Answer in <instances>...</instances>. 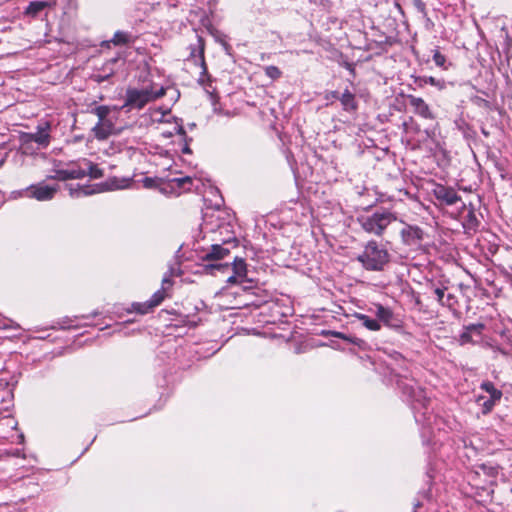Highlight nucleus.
Masks as SVG:
<instances>
[{
  "instance_id": "obj_16",
  "label": "nucleus",
  "mask_w": 512,
  "mask_h": 512,
  "mask_svg": "<svg viewBox=\"0 0 512 512\" xmlns=\"http://www.w3.org/2000/svg\"><path fill=\"white\" fill-rule=\"evenodd\" d=\"M29 190L31 192V197L37 199L38 201H48L54 197L58 190V186H49L43 183H39L37 185H31Z\"/></svg>"
},
{
  "instance_id": "obj_22",
  "label": "nucleus",
  "mask_w": 512,
  "mask_h": 512,
  "mask_svg": "<svg viewBox=\"0 0 512 512\" xmlns=\"http://www.w3.org/2000/svg\"><path fill=\"white\" fill-rule=\"evenodd\" d=\"M342 108L347 112H355L358 109V103L354 93L346 89L339 97Z\"/></svg>"
},
{
  "instance_id": "obj_3",
  "label": "nucleus",
  "mask_w": 512,
  "mask_h": 512,
  "mask_svg": "<svg viewBox=\"0 0 512 512\" xmlns=\"http://www.w3.org/2000/svg\"><path fill=\"white\" fill-rule=\"evenodd\" d=\"M165 93L166 89L162 85L155 83H149L140 88L129 87L126 90L124 104L121 109L127 112L131 110H141L147 104L164 96Z\"/></svg>"
},
{
  "instance_id": "obj_15",
  "label": "nucleus",
  "mask_w": 512,
  "mask_h": 512,
  "mask_svg": "<svg viewBox=\"0 0 512 512\" xmlns=\"http://www.w3.org/2000/svg\"><path fill=\"white\" fill-rule=\"evenodd\" d=\"M406 98L409 101L410 106L413 108L415 114L419 115L424 119L434 118V115L429 105L425 102L423 98L411 94L407 95Z\"/></svg>"
},
{
  "instance_id": "obj_41",
  "label": "nucleus",
  "mask_w": 512,
  "mask_h": 512,
  "mask_svg": "<svg viewBox=\"0 0 512 512\" xmlns=\"http://www.w3.org/2000/svg\"><path fill=\"white\" fill-rule=\"evenodd\" d=\"M339 97H340V95L337 91H329L324 96L325 100L331 101V102L336 99L339 100Z\"/></svg>"
},
{
  "instance_id": "obj_29",
  "label": "nucleus",
  "mask_w": 512,
  "mask_h": 512,
  "mask_svg": "<svg viewBox=\"0 0 512 512\" xmlns=\"http://www.w3.org/2000/svg\"><path fill=\"white\" fill-rule=\"evenodd\" d=\"M132 183L130 178H111L107 181L108 189L110 190H118L128 188Z\"/></svg>"
},
{
  "instance_id": "obj_17",
  "label": "nucleus",
  "mask_w": 512,
  "mask_h": 512,
  "mask_svg": "<svg viewBox=\"0 0 512 512\" xmlns=\"http://www.w3.org/2000/svg\"><path fill=\"white\" fill-rule=\"evenodd\" d=\"M114 128L115 127L112 121H102L97 122L91 129V132L97 140L103 141L108 139L113 134Z\"/></svg>"
},
{
  "instance_id": "obj_39",
  "label": "nucleus",
  "mask_w": 512,
  "mask_h": 512,
  "mask_svg": "<svg viewBox=\"0 0 512 512\" xmlns=\"http://www.w3.org/2000/svg\"><path fill=\"white\" fill-rule=\"evenodd\" d=\"M457 303L458 301L453 294H447L446 299L444 298V303H442V306L453 309Z\"/></svg>"
},
{
  "instance_id": "obj_9",
  "label": "nucleus",
  "mask_w": 512,
  "mask_h": 512,
  "mask_svg": "<svg viewBox=\"0 0 512 512\" xmlns=\"http://www.w3.org/2000/svg\"><path fill=\"white\" fill-rule=\"evenodd\" d=\"M51 130V122L41 120L36 126V131L24 133L21 136V140L24 144L36 143L39 148H47L51 142Z\"/></svg>"
},
{
  "instance_id": "obj_14",
  "label": "nucleus",
  "mask_w": 512,
  "mask_h": 512,
  "mask_svg": "<svg viewBox=\"0 0 512 512\" xmlns=\"http://www.w3.org/2000/svg\"><path fill=\"white\" fill-rule=\"evenodd\" d=\"M433 194L439 202L448 206L454 205L461 200V197L457 194L454 188L441 184L436 185L433 189Z\"/></svg>"
},
{
  "instance_id": "obj_5",
  "label": "nucleus",
  "mask_w": 512,
  "mask_h": 512,
  "mask_svg": "<svg viewBox=\"0 0 512 512\" xmlns=\"http://www.w3.org/2000/svg\"><path fill=\"white\" fill-rule=\"evenodd\" d=\"M396 220V214L387 209L377 210L371 215L358 217L361 228L377 237H382L387 227Z\"/></svg>"
},
{
  "instance_id": "obj_25",
  "label": "nucleus",
  "mask_w": 512,
  "mask_h": 512,
  "mask_svg": "<svg viewBox=\"0 0 512 512\" xmlns=\"http://www.w3.org/2000/svg\"><path fill=\"white\" fill-rule=\"evenodd\" d=\"M75 175L73 172H69L67 167H58L56 166L52 170V174L48 176V179L52 180H58V181H65L69 179H74Z\"/></svg>"
},
{
  "instance_id": "obj_27",
  "label": "nucleus",
  "mask_w": 512,
  "mask_h": 512,
  "mask_svg": "<svg viewBox=\"0 0 512 512\" xmlns=\"http://www.w3.org/2000/svg\"><path fill=\"white\" fill-rule=\"evenodd\" d=\"M480 222L475 214L474 209L471 207L464 218L463 227L466 231H476Z\"/></svg>"
},
{
  "instance_id": "obj_24",
  "label": "nucleus",
  "mask_w": 512,
  "mask_h": 512,
  "mask_svg": "<svg viewBox=\"0 0 512 512\" xmlns=\"http://www.w3.org/2000/svg\"><path fill=\"white\" fill-rule=\"evenodd\" d=\"M99 191L100 190H96V189L92 188L89 185H85V186L69 185V194L73 198H78V197H81V196L92 195V194H94L96 192H99Z\"/></svg>"
},
{
  "instance_id": "obj_45",
  "label": "nucleus",
  "mask_w": 512,
  "mask_h": 512,
  "mask_svg": "<svg viewBox=\"0 0 512 512\" xmlns=\"http://www.w3.org/2000/svg\"><path fill=\"white\" fill-rule=\"evenodd\" d=\"M510 492L512 493V488H511Z\"/></svg>"
},
{
  "instance_id": "obj_37",
  "label": "nucleus",
  "mask_w": 512,
  "mask_h": 512,
  "mask_svg": "<svg viewBox=\"0 0 512 512\" xmlns=\"http://www.w3.org/2000/svg\"><path fill=\"white\" fill-rule=\"evenodd\" d=\"M265 73L272 80L278 79L281 76V74H282L280 69L278 67H276V66H267L265 68Z\"/></svg>"
},
{
  "instance_id": "obj_30",
  "label": "nucleus",
  "mask_w": 512,
  "mask_h": 512,
  "mask_svg": "<svg viewBox=\"0 0 512 512\" xmlns=\"http://www.w3.org/2000/svg\"><path fill=\"white\" fill-rule=\"evenodd\" d=\"M499 401L500 400H494L492 397L486 398L484 396H479L477 398V403L481 406V410L484 415L489 414Z\"/></svg>"
},
{
  "instance_id": "obj_12",
  "label": "nucleus",
  "mask_w": 512,
  "mask_h": 512,
  "mask_svg": "<svg viewBox=\"0 0 512 512\" xmlns=\"http://www.w3.org/2000/svg\"><path fill=\"white\" fill-rule=\"evenodd\" d=\"M400 236L405 245L417 246L424 240L425 232L417 225L406 224L400 231Z\"/></svg>"
},
{
  "instance_id": "obj_32",
  "label": "nucleus",
  "mask_w": 512,
  "mask_h": 512,
  "mask_svg": "<svg viewBox=\"0 0 512 512\" xmlns=\"http://www.w3.org/2000/svg\"><path fill=\"white\" fill-rule=\"evenodd\" d=\"M66 167L69 172H73V174L75 175L74 179H81L86 176V169L82 164V160H80L79 162H70L66 164Z\"/></svg>"
},
{
  "instance_id": "obj_33",
  "label": "nucleus",
  "mask_w": 512,
  "mask_h": 512,
  "mask_svg": "<svg viewBox=\"0 0 512 512\" xmlns=\"http://www.w3.org/2000/svg\"><path fill=\"white\" fill-rule=\"evenodd\" d=\"M480 388L487 392L494 400H501L503 393L501 390L497 389L492 382L483 381L480 384Z\"/></svg>"
},
{
  "instance_id": "obj_38",
  "label": "nucleus",
  "mask_w": 512,
  "mask_h": 512,
  "mask_svg": "<svg viewBox=\"0 0 512 512\" xmlns=\"http://www.w3.org/2000/svg\"><path fill=\"white\" fill-rule=\"evenodd\" d=\"M447 290V288L445 286H442V287H435L433 289V293L434 295L436 296V299L437 301L442 305V303H444V298H445V291Z\"/></svg>"
},
{
  "instance_id": "obj_35",
  "label": "nucleus",
  "mask_w": 512,
  "mask_h": 512,
  "mask_svg": "<svg viewBox=\"0 0 512 512\" xmlns=\"http://www.w3.org/2000/svg\"><path fill=\"white\" fill-rule=\"evenodd\" d=\"M472 475L473 469L467 473V480L469 484H471L476 489L485 490L487 488V485H484V479L481 477V475H477L474 479H472Z\"/></svg>"
},
{
  "instance_id": "obj_11",
  "label": "nucleus",
  "mask_w": 512,
  "mask_h": 512,
  "mask_svg": "<svg viewBox=\"0 0 512 512\" xmlns=\"http://www.w3.org/2000/svg\"><path fill=\"white\" fill-rule=\"evenodd\" d=\"M499 468V465L490 462L477 464L473 467L472 479L477 475H481L484 479V485H487V487L494 486L497 483Z\"/></svg>"
},
{
  "instance_id": "obj_13",
  "label": "nucleus",
  "mask_w": 512,
  "mask_h": 512,
  "mask_svg": "<svg viewBox=\"0 0 512 512\" xmlns=\"http://www.w3.org/2000/svg\"><path fill=\"white\" fill-rule=\"evenodd\" d=\"M99 315L98 311H94L93 313L89 315H81V316H74V317H63L57 322V325L60 329H78L85 326L92 325L89 320L91 318H95Z\"/></svg>"
},
{
  "instance_id": "obj_44",
  "label": "nucleus",
  "mask_w": 512,
  "mask_h": 512,
  "mask_svg": "<svg viewBox=\"0 0 512 512\" xmlns=\"http://www.w3.org/2000/svg\"><path fill=\"white\" fill-rule=\"evenodd\" d=\"M265 306H266V304H265V305H262V306L257 305V308H265Z\"/></svg>"
},
{
  "instance_id": "obj_18",
  "label": "nucleus",
  "mask_w": 512,
  "mask_h": 512,
  "mask_svg": "<svg viewBox=\"0 0 512 512\" xmlns=\"http://www.w3.org/2000/svg\"><path fill=\"white\" fill-rule=\"evenodd\" d=\"M427 484L429 487L427 489H424L422 491H419L417 494V498L415 499L414 503V512H418L420 508L424 506L425 502H430L432 499V493H431V485L433 480V474L431 471H427Z\"/></svg>"
},
{
  "instance_id": "obj_31",
  "label": "nucleus",
  "mask_w": 512,
  "mask_h": 512,
  "mask_svg": "<svg viewBox=\"0 0 512 512\" xmlns=\"http://www.w3.org/2000/svg\"><path fill=\"white\" fill-rule=\"evenodd\" d=\"M111 111L112 107L107 105H99L91 109V113L97 116L98 118L97 122L111 121L110 119H108V115L111 113Z\"/></svg>"
},
{
  "instance_id": "obj_10",
  "label": "nucleus",
  "mask_w": 512,
  "mask_h": 512,
  "mask_svg": "<svg viewBox=\"0 0 512 512\" xmlns=\"http://www.w3.org/2000/svg\"><path fill=\"white\" fill-rule=\"evenodd\" d=\"M374 314L379 323H383V325L388 328L394 330H400L403 328L402 319L396 315L389 307L383 306L382 304H375Z\"/></svg>"
},
{
  "instance_id": "obj_23",
  "label": "nucleus",
  "mask_w": 512,
  "mask_h": 512,
  "mask_svg": "<svg viewBox=\"0 0 512 512\" xmlns=\"http://www.w3.org/2000/svg\"><path fill=\"white\" fill-rule=\"evenodd\" d=\"M193 185V178L190 176L177 177L170 180V186L178 189L179 192L189 191Z\"/></svg>"
},
{
  "instance_id": "obj_21",
  "label": "nucleus",
  "mask_w": 512,
  "mask_h": 512,
  "mask_svg": "<svg viewBox=\"0 0 512 512\" xmlns=\"http://www.w3.org/2000/svg\"><path fill=\"white\" fill-rule=\"evenodd\" d=\"M411 78L413 79L414 84L420 89L424 88L427 84H430L439 90H443L446 87L444 80L436 79L433 76H411Z\"/></svg>"
},
{
  "instance_id": "obj_42",
  "label": "nucleus",
  "mask_w": 512,
  "mask_h": 512,
  "mask_svg": "<svg viewBox=\"0 0 512 512\" xmlns=\"http://www.w3.org/2000/svg\"><path fill=\"white\" fill-rule=\"evenodd\" d=\"M174 132H175L176 134H179V135H182V136H185V135H186V132H185V130H184V128H183V126H182V125H180V124H176V125L174 126Z\"/></svg>"
},
{
  "instance_id": "obj_43",
  "label": "nucleus",
  "mask_w": 512,
  "mask_h": 512,
  "mask_svg": "<svg viewBox=\"0 0 512 512\" xmlns=\"http://www.w3.org/2000/svg\"><path fill=\"white\" fill-rule=\"evenodd\" d=\"M182 152L185 153V154H190L191 153V150H190V148H189L187 143H185V145L183 146Z\"/></svg>"
},
{
  "instance_id": "obj_19",
  "label": "nucleus",
  "mask_w": 512,
  "mask_h": 512,
  "mask_svg": "<svg viewBox=\"0 0 512 512\" xmlns=\"http://www.w3.org/2000/svg\"><path fill=\"white\" fill-rule=\"evenodd\" d=\"M56 6L55 0L47 1H31L24 11L26 16L36 17L45 8H54Z\"/></svg>"
},
{
  "instance_id": "obj_1",
  "label": "nucleus",
  "mask_w": 512,
  "mask_h": 512,
  "mask_svg": "<svg viewBox=\"0 0 512 512\" xmlns=\"http://www.w3.org/2000/svg\"><path fill=\"white\" fill-rule=\"evenodd\" d=\"M383 355L384 357H380V354H364L359 358L364 365L370 364L388 384L396 383L409 403L416 423L420 426L423 444L431 443L435 431L457 429L458 423L454 418L434 413L433 401L412 377V371L408 368L410 362L406 357L403 354Z\"/></svg>"
},
{
  "instance_id": "obj_4",
  "label": "nucleus",
  "mask_w": 512,
  "mask_h": 512,
  "mask_svg": "<svg viewBox=\"0 0 512 512\" xmlns=\"http://www.w3.org/2000/svg\"><path fill=\"white\" fill-rule=\"evenodd\" d=\"M357 261L368 271H382L390 262V254L377 241L370 240L363 252L357 256Z\"/></svg>"
},
{
  "instance_id": "obj_40",
  "label": "nucleus",
  "mask_w": 512,
  "mask_h": 512,
  "mask_svg": "<svg viewBox=\"0 0 512 512\" xmlns=\"http://www.w3.org/2000/svg\"><path fill=\"white\" fill-rule=\"evenodd\" d=\"M212 192H214L217 195V199L215 200L213 205H214L215 208L219 209L223 205V202H224L223 198L219 194V190L217 188H213Z\"/></svg>"
},
{
  "instance_id": "obj_36",
  "label": "nucleus",
  "mask_w": 512,
  "mask_h": 512,
  "mask_svg": "<svg viewBox=\"0 0 512 512\" xmlns=\"http://www.w3.org/2000/svg\"><path fill=\"white\" fill-rule=\"evenodd\" d=\"M433 61L435 62L436 66L442 68L443 70L448 69V66H446V56L443 55L438 48L433 50Z\"/></svg>"
},
{
  "instance_id": "obj_2",
  "label": "nucleus",
  "mask_w": 512,
  "mask_h": 512,
  "mask_svg": "<svg viewBox=\"0 0 512 512\" xmlns=\"http://www.w3.org/2000/svg\"><path fill=\"white\" fill-rule=\"evenodd\" d=\"M237 245L238 241L236 238H229L224 240L221 244H213L210 251L203 256L204 261L215 262L207 265L211 270H217L223 274H226L230 270L233 272V274L227 278V282L230 284L242 283L246 280L247 266L244 259L234 257L232 263H218L217 261L228 258L231 248H235Z\"/></svg>"
},
{
  "instance_id": "obj_28",
  "label": "nucleus",
  "mask_w": 512,
  "mask_h": 512,
  "mask_svg": "<svg viewBox=\"0 0 512 512\" xmlns=\"http://www.w3.org/2000/svg\"><path fill=\"white\" fill-rule=\"evenodd\" d=\"M82 164L86 169V176H89L92 179H99L103 177V171L96 164L92 163L88 159H82Z\"/></svg>"
},
{
  "instance_id": "obj_8",
  "label": "nucleus",
  "mask_w": 512,
  "mask_h": 512,
  "mask_svg": "<svg viewBox=\"0 0 512 512\" xmlns=\"http://www.w3.org/2000/svg\"><path fill=\"white\" fill-rule=\"evenodd\" d=\"M170 277L171 274H165L162 279L161 289L157 290L148 301L133 303L131 308L127 311L129 313L135 312L144 315L151 312L155 307L159 306L167 296L166 290L172 285Z\"/></svg>"
},
{
  "instance_id": "obj_7",
  "label": "nucleus",
  "mask_w": 512,
  "mask_h": 512,
  "mask_svg": "<svg viewBox=\"0 0 512 512\" xmlns=\"http://www.w3.org/2000/svg\"><path fill=\"white\" fill-rule=\"evenodd\" d=\"M485 324L475 323L464 326L459 334L458 342L461 346H471L479 349L491 347L489 338L484 335Z\"/></svg>"
},
{
  "instance_id": "obj_20",
  "label": "nucleus",
  "mask_w": 512,
  "mask_h": 512,
  "mask_svg": "<svg viewBox=\"0 0 512 512\" xmlns=\"http://www.w3.org/2000/svg\"><path fill=\"white\" fill-rule=\"evenodd\" d=\"M116 62H117L116 58L107 61L103 65V67L101 69L102 71L93 73L91 75V79L96 83H102V82L108 80L111 76L114 75L113 66L115 65Z\"/></svg>"
},
{
  "instance_id": "obj_6",
  "label": "nucleus",
  "mask_w": 512,
  "mask_h": 512,
  "mask_svg": "<svg viewBox=\"0 0 512 512\" xmlns=\"http://www.w3.org/2000/svg\"><path fill=\"white\" fill-rule=\"evenodd\" d=\"M190 54L188 61L192 62L195 66H198L201 71L198 78V83L203 86L207 93H212L214 88L212 87V79L208 74L207 66L205 62V43L204 39L196 35V42L189 46Z\"/></svg>"
},
{
  "instance_id": "obj_26",
  "label": "nucleus",
  "mask_w": 512,
  "mask_h": 512,
  "mask_svg": "<svg viewBox=\"0 0 512 512\" xmlns=\"http://www.w3.org/2000/svg\"><path fill=\"white\" fill-rule=\"evenodd\" d=\"M355 317L361 321L362 325L370 331H379L381 329V324L378 319L370 318L368 315L356 313Z\"/></svg>"
},
{
  "instance_id": "obj_34",
  "label": "nucleus",
  "mask_w": 512,
  "mask_h": 512,
  "mask_svg": "<svg viewBox=\"0 0 512 512\" xmlns=\"http://www.w3.org/2000/svg\"><path fill=\"white\" fill-rule=\"evenodd\" d=\"M132 40V35L129 32L118 30L114 33L111 42L114 45H124L130 43Z\"/></svg>"
}]
</instances>
